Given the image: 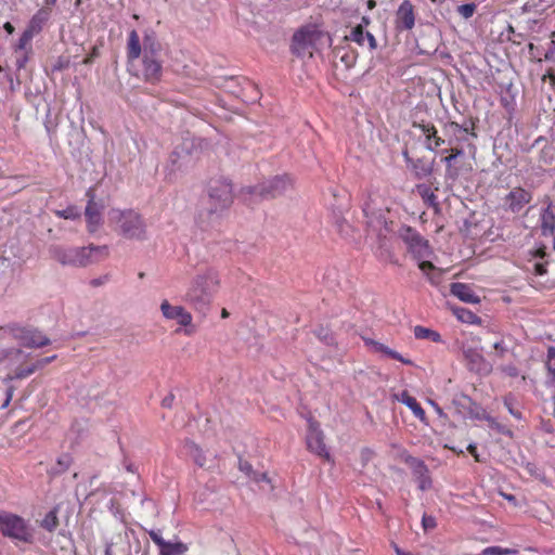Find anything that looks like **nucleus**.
<instances>
[{
  "instance_id": "obj_6",
  "label": "nucleus",
  "mask_w": 555,
  "mask_h": 555,
  "mask_svg": "<svg viewBox=\"0 0 555 555\" xmlns=\"http://www.w3.org/2000/svg\"><path fill=\"white\" fill-rule=\"evenodd\" d=\"M0 526L5 537L23 542H29L33 538L26 521L17 515L0 513Z\"/></svg>"
},
{
  "instance_id": "obj_46",
  "label": "nucleus",
  "mask_w": 555,
  "mask_h": 555,
  "mask_svg": "<svg viewBox=\"0 0 555 555\" xmlns=\"http://www.w3.org/2000/svg\"><path fill=\"white\" fill-rule=\"evenodd\" d=\"M504 405L508 410V412L517 420L521 418V413L514 406V398L511 396L505 397Z\"/></svg>"
},
{
  "instance_id": "obj_1",
  "label": "nucleus",
  "mask_w": 555,
  "mask_h": 555,
  "mask_svg": "<svg viewBox=\"0 0 555 555\" xmlns=\"http://www.w3.org/2000/svg\"><path fill=\"white\" fill-rule=\"evenodd\" d=\"M233 202L231 181L225 178L210 180L208 198L198 212L197 222L203 229L214 227Z\"/></svg>"
},
{
  "instance_id": "obj_34",
  "label": "nucleus",
  "mask_w": 555,
  "mask_h": 555,
  "mask_svg": "<svg viewBox=\"0 0 555 555\" xmlns=\"http://www.w3.org/2000/svg\"><path fill=\"white\" fill-rule=\"evenodd\" d=\"M414 336L417 339H429L435 343L441 341V335L438 332L421 325L414 327Z\"/></svg>"
},
{
  "instance_id": "obj_48",
  "label": "nucleus",
  "mask_w": 555,
  "mask_h": 555,
  "mask_svg": "<svg viewBox=\"0 0 555 555\" xmlns=\"http://www.w3.org/2000/svg\"><path fill=\"white\" fill-rule=\"evenodd\" d=\"M499 370L509 377H517L519 375V370L517 369V366L515 364H512V363L501 365L499 367Z\"/></svg>"
},
{
  "instance_id": "obj_7",
  "label": "nucleus",
  "mask_w": 555,
  "mask_h": 555,
  "mask_svg": "<svg viewBox=\"0 0 555 555\" xmlns=\"http://www.w3.org/2000/svg\"><path fill=\"white\" fill-rule=\"evenodd\" d=\"M292 185V181L288 176H275L257 186H247L244 190L248 194L258 195L261 198H275L286 192Z\"/></svg>"
},
{
  "instance_id": "obj_28",
  "label": "nucleus",
  "mask_w": 555,
  "mask_h": 555,
  "mask_svg": "<svg viewBox=\"0 0 555 555\" xmlns=\"http://www.w3.org/2000/svg\"><path fill=\"white\" fill-rule=\"evenodd\" d=\"M443 138H452L453 145L460 140H466L465 135L468 134V129L460 126L457 122H447L442 129Z\"/></svg>"
},
{
  "instance_id": "obj_45",
  "label": "nucleus",
  "mask_w": 555,
  "mask_h": 555,
  "mask_svg": "<svg viewBox=\"0 0 555 555\" xmlns=\"http://www.w3.org/2000/svg\"><path fill=\"white\" fill-rule=\"evenodd\" d=\"M482 553H483V555H506V554L515 553V551H512L509 548H503L500 546H489V547H486L482 551Z\"/></svg>"
},
{
  "instance_id": "obj_62",
  "label": "nucleus",
  "mask_w": 555,
  "mask_h": 555,
  "mask_svg": "<svg viewBox=\"0 0 555 555\" xmlns=\"http://www.w3.org/2000/svg\"><path fill=\"white\" fill-rule=\"evenodd\" d=\"M395 552L397 553V555H411L410 553H404L403 551H401L397 545H395Z\"/></svg>"
},
{
  "instance_id": "obj_38",
  "label": "nucleus",
  "mask_w": 555,
  "mask_h": 555,
  "mask_svg": "<svg viewBox=\"0 0 555 555\" xmlns=\"http://www.w3.org/2000/svg\"><path fill=\"white\" fill-rule=\"evenodd\" d=\"M186 551V546L183 543H170L160 550V555H181Z\"/></svg>"
},
{
  "instance_id": "obj_19",
  "label": "nucleus",
  "mask_w": 555,
  "mask_h": 555,
  "mask_svg": "<svg viewBox=\"0 0 555 555\" xmlns=\"http://www.w3.org/2000/svg\"><path fill=\"white\" fill-rule=\"evenodd\" d=\"M143 76L146 81L155 82L159 80L162 76V62L158 56H146L143 55Z\"/></svg>"
},
{
  "instance_id": "obj_57",
  "label": "nucleus",
  "mask_w": 555,
  "mask_h": 555,
  "mask_svg": "<svg viewBox=\"0 0 555 555\" xmlns=\"http://www.w3.org/2000/svg\"><path fill=\"white\" fill-rule=\"evenodd\" d=\"M26 370V374H28L29 376L31 374H34L37 370H40L39 367H37V362H34L31 365L25 367Z\"/></svg>"
},
{
  "instance_id": "obj_59",
  "label": "nucleus",
  "mask_w": 555,
  "mask_h": 555,
  "mask_svg": "<svg viewBox=\"0 0 555 555\" xmlns=\"http://www.w3.org/2000/svg\"><path fill=\"white\" fill-rule=\"evenodd\" d=\"M4 29L9 33V34H12L14 31V27L12 26L11 23L7 22L4 24Z\"/></svg>"
},
{
  "instance_id": "obj_39",
  "label": "nucleus",
  "mask_w": 555,
  "mask_h": 555,
  "mask_svg": "<svg viewBox=\"0 0 555 555\" xmlns=\"http://www.w3.org/2000/svg\"><path fill=\"white\" fill-rule=\"evenodd\" d=\"M417 191L424 202L429 206H436L437 205V197L434 194V192L430 191V189L424 184L417 185Z\"/></svg>"
},
{
  "instance_id": "obj_26",
  "label": "nucleus",
  "mask_w": 555,
  "mask_h": 555,
  "mask_svg": "<svg viewBox=\"0 0 555 555\" xmlns=\"http://www.w3.org/2000/svg\"><path fill=\"white\" fill-rule=\"evenodd\" d=\"M395 398L406 405L414 414L416 418L420 421H424L426 417L425 411L421 406V404L416 401V399L408 393V391H402L400 395H395Z\"/></svg>"
},
{
  "instance_id": "obj_15",
  "label": "nucleus",
  "mask_w": 555,
  "mask_h": 555,
  "mask_svg": "<svg viewBox=\"0 0 555 555\" xmlns=\"http://www.w3.org/2000/svg\"><path fill=\"white\" fill-rule=\"evenodd\" d=\"M532 199V194L522 189L514 188L505 198V204L512 212H519Z\"/></svg>"
},
{
  "instance_id": "obj_35",
  "label": "nucleus",
  "mask_w": 555,
  "mask_h": 555,
  "mask_svg": "<svg viewBox=\"0 0 555 555\" xmlns=\"http://www.w3.org/2000/svg\"><path fill=\"white\" fill-rule=\"evenodd\" d=\"M454 313L457 319L467 324H478L480 323V318L466 308H456L454 309Z\"/></svg>"
},
{
  "instance_id": "obj_3",
  "label": "nucleus",
  "mask_w": 555,
  "mask_h": 555,
  "mask_svg": "<svg viewBox=\"0 0 555 555\" xmlns=\"http://www.w3.org/2000/svg\"><path fill=\"white\" fill-rule=\"evenodd\" d=\"M49 255L62 266L83 268L96 262L98 256H106L107 247L93 244L83 247L52 245L49 247Z\"/></svg>"
},
{
  "instance_id": "obj_61",
  "label": "nucleus",
  "mask_w": 555,
  "mask_h": 555,
  "mask_svg": "<svg viewBox=\"0 0 555 555\" xmlns=\"http://www.w3.org/2000/svg\"><path fill=\"white\" fill-rule=\"evenodd\" d=\"M370 23H371L370 17H367V16H363V17H362V20H361V23H360V24H362V25H363V28H364V27H365V26H367Z\"/></svg>"
},
{
  "instance_id": "obj_58",
  "label": "nucleus",
  "mask_w": 555,
  "mask_h": 555,
  "mask_svg": "<svg viewBox=\"0 0 555 555\" xmlns=\"http://www.w3.org/2000/svg\"><path fill=\"white\" fill-rule=\"evenodd\" d=\"M256 476L258 477L259 482H260V481L270 482V479H269V477H268L267 473H258V472H257V475H256Z\"/></svg>"
},
{
  "instance_id": "obj_52",
  "label": "nucleus",
  "mask_w": 555,
  "mask_h": 555,
  "mask_svg": "<svg viewBox=\"0 0 555 555\" xmlns=\"http://www.w3.org/2000/svg\"><path fill=\"white\" fill-rule=\"evenodd\" d=\"M56 356H51V357H46V358H41L39 360H37V367H39L40 370L43 369L46 365H48L49 363H51L53 360H55Z\"/></svg>"
},
{
  "instance_id": "obj_30",
  "label": "nucleus",
  "mask_w": 555,
  "mask_h": 555,
  "mask_svg": "<svg viewBox=\"0 0 555 555\" xmlns=\"http://www.w3.org/2000/svg\"><path fill=\"white\" fill-rule=\"evenodd\" d=\"M420 270L426 275L427 280L433 285H438L441 281V271L438 270L430 261H421L418 263Z\"/></svg>"
},
{
  "instance_id": "obj_24",
  "label": "nucleus",
  "mask_w": 555,
  "mask_h": 555,
  "mask_svg": "<svg viewBox=\"0 0 555 555\" xmlns=\"http://www.w3.org/2000/svg\"><path fill=\"white\" fill-rule=\"evenodd\" d=\"M540 221L542 235H553L555 231V206L552 203L541 214Z\"/></svg>"
},
{
  "instance_id": "obj_50",
  "label": "nucleus",
  "mask_w": 555,
  "mask_h": 555,
  "mask_svg": "<svg viewBox=\"0 0 555 555\" xmlns=\"http://www.w3.org/2000/svg\"><path fill=\"white\" fill-rule=\"evenodd\" d=\"M150 538L152 539V541L158 545L160 547V550H163L166 544L168 543L167 541H165L162 535L158 533V532H155V531H151L150 532Z\"/></svg>"
},
{
  "instance_id": "obj_10",
  "label": "nucleus",
  "mask_w": 555,
  "mask_h": 555,
  "mask_svg": "<svg viewBox=\"0 0 555 555\" xmlns=\"http://www.w3.org/2000/svg\"><path fill=\"white\" fill-rule=\"evenodd\" d=\"M306 441L307 447L311 452L315 453L320 457L330 461L331 455L324 443V435L323 431L320 429V425L318 422L309 420Z\"/></svg>"
},
{
  "instance_id": "obj_8",
  "label": "nucleus",
  "mask_w": 555,
  "mask_h": 555,
  "mask_svg": "<svg viewBox=\"0 0 555 555\" xmlns=\"http://www.w3.org/2000/svg\"><path fill=\"white\" fill-rule=\"evenodd\" d=\"M399 237L406 244L408 249L416 259H423L430 255L428 241L425 240L414 228L401 225L398 230Z\"/></svg>"
},
{
  "instance_id": "obj_37",
  "label": "nucleus",
  "mask_w": 555,
  "mask_h": 555,
  "mask_svg": "<svg viewBox=\"0 0 555 555\" xmlns=\"http://www.w3.org/2000/svg\"><path fill=\"white\" fill-rule=\"evenodd\" d=\"M59 526V519L55 511H50L41 521V527L52 532Z\"/></svg>"
},
{
  "instance_id": "obj_16",
  "label": "nucleus",
  "mask_w": 555,
  "mask_h": 555,
  "mask_svg": "<svg viewBox=\"0 0 555 555\" xmlns=\"http://www.w3.org/2000/svg\"><path fill=\"white\" fill-rule=\"evenodd\" d=\"M443 152H449V155L441 159L446 164L444 178L447 181H455L460 176V171L459 168L454 165V162L457 157L464 155V150L462 147L452 145L449 146V149H444Z\"/></svg>"
},
{
  "instance_id": "obj_11",
  "label": "nucleus",
  "mask_w": 555,
  "mask_h": 555,
  "mask_svg": "<svg viewBox=\"0 0 555 555\" xmlns=\"http://www.w3.org/2000/svg\"><path fill=\"white\" fill-rule=\"evenodd\" d=\"M88 204L86 206L85 215L88 222L89 232H95L102 221L103 204L95 202V193L93 189H89L86 193Z\"/></svg>"
},
{
  "instance_id": "obj_20",
  "label": "nucleus",
  "mask_w": 555,
  "mask_h": 555,
  "mask_svg": "<svg viewBox=\"0 0 555 555\" xmlns=\"http://www.w3.org/2000/svg\"><path fill=\"white\" fill-rule=\"evenodd\" d=\"M160 310L166 319H178L181 325H188L192 320L191 314L186 312L183 307L171 306L167 300L162 302Z\"/></svg>"
},
{
  "instance_id": "obj_60",
  "label": "nucleus",
  "mask_w": 555,
  "mask_h": 555,
  "mask_svg": "<svg viewBox=\"0 0 555 555\" xmlns=\"http://www.w3.org/2000/svg\"><path fill=\"white\" fill-rule=\"evenodd\" d=\"M113 543H107L105 547V555H113L112 551Z\"/></svg>"
},
{
  "instance_id": "obj_22",
  "label": "nucleus",
  "mask_w": 555,
  "mask_h": 555,
  "mask_svg": "<svg viewBox=\"0 0 555 555\" xmlns=\"http://www.w3.org/2000/svg\"><path fill=\"white\" fill-rule=\"evenodd\" d=\"M450 292L453 296L467 304H478L480 301L479 296L465 283H452L450 285Z\"/></svg>"
},
{
  "instance_id": "obj_64",
  "label": "nucleus",
  "mask_w": 555,
  "mask_h": 555,
  "mask_svg": "<svg viewBox=\"0 0 555 555\" xmlns=\"http://www.w3.org/2000/svg\"><path fill=\"white\" fill-rule=\"evenodd\" d=\"M403 156H404V158L406 159V162H408L409 166L412 164V162H414L413 159H411V158L409 157L408 151H404V152H403Z\"/></svg>"
},
{
  "instance_id": "obj_23",
  "label": "nucleus",
  "mask_w": 555,
  "mask_h": 555,
  "mask_svg": "<svg viewBox=\"0 0 555 555\" xmlns=\"http://www.w3.org/2000/svg\"><path fill=\"white\" fill-rule=\"evenodd\" d=\"M365 346L371 348L374 352L383 353L384 356H387L391 359L398 360L404 364L411 365L412 361L410 359L403 358L399 352L390 349L389 347L385 346L384 344L376 341L372 338H365L363 337Z\"/></svg>"
},
{
  "instance_id": "obj_63",
  "label": "nucleus",
  "mask_w": 555,
  "mask_h": 555,
  "mask_svg": "<svg viewBox=\"0 0 555 555\" xmlns=\"http://www.w3.org/2000/svg\"><path fill=\"white\" fill-rule=\"evenodd\" d=\"M431 405L435 408L436 412L439 414V415H442V410L434 402V401H430Z\"/></svg>"
},
{
  "instance_id": "obj_14",
  "label": "nucleus",
  "mask_w": 555,
  "mask_h": 555,
  "mask_svg": "<svg viewBox=\"0 0 555 555\" xmlns=\"http://www.w3.org/2000/svg\"><path fill=\"white\" fill-rule=\"evenodd\" d=\"M396 28L399 30H411L415 25L414 5L410 0H404L396 12Z\"/></svg>"
},
{
  "instance_id": "obj_32",
  "label": "nucleus",
  "mask_w": 555,
  "mask_h": 555,
  "mask_svg": "<svg viewBox=\"0 0 555 555\" xmlns=\"http://www.w3.org/2000/svg\"><path fill=\"white\" fill-rule=\"evenodd\" d=\"M417 179H425L433 173V165L423 158H417L410 165Z\"/></svg>"
},
{
  "instance_id": "obj_21",
  "label": "nucleus",
  "mask_w": 555,
  "mask_h": 555,
  "mask_svg": "<svg viewBox=\"0 0 555 555\" xmlns=\"http://www.w3.org/2000/svg\"><path fill=\"white\" fill-rule=\"evenodd\" d=\"M347 39H350L357 42L359 46L363 47L367 43V47L371 51L377 48V41L375 37L370 33L363 29V25L359 24L354 26L349 36H346Z\"/></svg>"
},
{
  "instance_id": "obj_41",
  "label": "nucleus",
  "mask_w": 555,
  "mask_h": 555,
  "mask_svg": "<svg viewBox=\"0 0 555 555\" xmlns=\"http://www.w3.org/2000/svg\"><path fill=\"white\" fill-rule=\"evenodd\" d=\"M238 468L241 472L245 473L249 478H251L253 480H255L256 482H259V479L258 477L256 476L257 475V472H255L253 469V466L250 463H248L247 461H244L242 459H240L238 461Z\"/></svg>"
},
{
  "instance_id": "obj_56",
  "label": "nucleus",
  "mask_w": 555,
  "mask_h": 555,
  "mask_svg": "<svg viewBox=\"0 0 555 555\" xmlns=\"http://www.w3.org/2000/svg\"><path fill=\"white\" fill-rule=\"evenodd\" d=\"M5 357H13V358H20L23 356V351L21 349H10L4 351Z\"/></svg>"
},
{
  "instance_id": "obj_44",
  "label": "nucleus",
  "mask_w": 555,
  "mask_h": 555,
  "mask_svg": "<svg viewBox=\"0 0 555 555\" xmlns=\"http://www.w3.org/2000/svg\"><path fill=\"white\" fill-rule=\"evenodd\" d=\"M34 36L35 35L33 33H30L28 29H25L18 39L17 49L25 50L26 47L30 43Z\"/></svg>"
},
{
  "instance_id": "obj_29",
  "label": "nucleus",
  "mask_w": 555,
  "mask_h": 555,
  "mask_svg": "<svg viewBox=\"0 0 555 555\" xmlns=\"http://www.w3.org/2000/svg\"><path fill=\"white\" fill-rule=\"evenodd\" d=\"M142 53V46L138 33L133 29L129 33L127 42V57L129 61H134L140 57Z\"/></svg>"
},
{
  "instance_id": "obj_5",
  "label": "nucleus",
  "mask_w": 555,
  "mask_h": 555,
  "mask_svg": "<svg viewBox=\"0 0 555 555\" xmlns=\"http://www.w3.org/2000/svg\"><path fill=\"white\" fill-rule=\"evenodd\" d=\"M363 215L366 219V225L377 232L380 246L378 257L384 260L393 261V255L385 243L387 233L392 232V222H388L385 211L373 206L371 201H366L362 207Z\"/></svg>"
},
{
  "instance_id": "obj_55",
  "label": "nucleus",
  "mask_w": 555,
  "mask_h": 555,
  "mask_svg": "<svg viewBox=\"0 0 555 555\" xmlns=\"http://www.w3.org/2000/svg\"><path fill=\"white\" fill-rule=\"evenodd\" d=\"M467 451L475 457L477 462H481L479 454L477 452V447L474 443H469L467 447Z\"/></svg>"
},
{
  "instance_id": "obj_49",
  "label": "nucleus",
  "mask_w": 555,
  "mask_h": 555,
  "mask_svg": "<svg viewBox=\"0 0 555 555\" xmlns=\"http://www.w3.org/2000/svg\"><path fill=\"white\" fill-rule=\"evenodd\" d=\"M493 348L495 350V354L499 358H503L505 353L508 351V348L503 339L498 340L493 344Z\"/></svg>"
},
{
  "instance_id": "obj_12",
  "label": "nucleus",
  "mask_w": 555,
  "mask_h": 555,
  "mask_svg": "<svg viewBox=\"0 0 555 555\" xmlns=\"http://www.w3.org/2000/svg\"><path fill=\"white\" fill-rule=\"evenodd\" d=\"M413 127L420 128L422 130V132L424 133L425 139H426L425 147L428 151H436L438 147H440L444 144H447L448 146L453 145V139L452 138L444 139L443 135L442 137L439 135L438 130L436 129V127L433 124L414 122Z\"/></svg>"
},
{
  "instance_id": "obj_47",
  "label": "nucleus",
  "mask_w": 555,
  "mask_h": 555,
  "mask_svg": "<svg viewBox=\"0 0 555 555\" xmlns=\"http://www.w3.org/2000/svg\"><path fill=\"white\" fill-rule=\"evenodd\" d=\"M70 465V457L68 455H62L57 460V467L54 468L56 474L65 472Z\"/></svg>"
},
{
  "instance_id": "obj_40",
  "label": "nucleus",
  "mask_w": 555,
  "mask_h": 555,
  "mask_svg": "<svg viewBox=\"0 0 555 555\" xmlns=\"http://www.w3.org/2000/svg\"><path fill=\"white\" fill-rule=\"evenodd\" d=\"M55 215L64 219L75 220L80 217V211L76 206H69L65 209L56 210Z\"/></svg>"
},
{
  "instance_id": "obj_43",
  "label": "nucleus",
  "mask_w": 555,
  "mask_h": 555,
  "mask_svg": "<svg viewBox=\"0 0 555 555\" xmlns=\"http://www.w3.org/2000/svg\"><path fill=\"white\" fill-rule=\"evenodd\" d=\"M547 371L552 377L555 378V348L551 347L547 351V362H546Z\"/></svg>"
},
{
  "instance_id": "obj_53",
  "label": "nucleus",
  "mask_w": 555,
  "mask_h": 555,
  "mask_svg": "<svg viewBox=\"0 0 555 555\" xmlns=\"http://www.w3.org/2000/svg\"><path fill=\"white\" fill-rule=\"evenodd\" d=\"M173 400H175V395H173V393H169V395H167V396L163 399V401H162V406H163V408L170 409V408L172 406Z\"/></svg>"
},
{
  "instance_id": "obj_51",
  "label": "nucleus",
  "mask_w": 555,
  "mask_h": 555,
  "mask_svg": "<svg viewBox=\"0 0 555 555\" xmlns=\"http://www.w3.org/2000/svg\"><path fill=\"white\" fill-rule=\"evenodd\" d=\"M422 524L425 530L433 529L436 527V519L431 516L424 515Z\"/></svg>"
},
{
  "instance_id": "obj_17",
  "label": "nucleus",
  "mask_w": 555,
  "mask_h": 555,
  "mask_svg": "<svg viewBox=\"0 0 555 555\" xmlns=\"http://www.w3.org/2000/svg\"><path fill=\"white\" fill-rule=\"evenodd\" d=\"M191 162L189 147L185 145L177 146L169 155L167 170L173 173L186 167Z\"/></svg>"
},
{
  "instance_id": "obj_9",
  "label": "nucleus",
  "mask_w": 555,
  "mask_h": 555,
  "mask_svg": "<svg viewBox=\"0 0 555 555\" xmlns=\"http://www.w3.org/2000/svg\"><path fill=\"white\" fill-rule=\"evenodd\" d=\"M402 461L410 467L413 476L418 482V488L422 491H426L431 488V478L429 476V469L425 462L418 457H414L411 454L403 452L401 454Z\"/></svg>"
},
{
  "instance_id": "obj_13",
  "label": "nucleus",
  "mask_w": 555,
  "mask_h": 555,
  "mask_svg": "<svg viewBox=\"0 0 555 555\" xmlns=\"http://www.w3.org/2000/svg\"><path fill=\"white\" fill-rule=\"evenodd\" d=\"M15 337L27 348H41L50 344V339L36 328H21Z\"/></svg>"
},
{
  "instance_id": "obj_36",
  "label": "nucleus",
  "mask_w": 555,
  "mask_h": 555,
  "mask_svg": "<svg viewBox=\"0 0 555 555\" xmlns=\"http://www.w3.org/2000/svg\"><path fill=\"white\" fill-rule=\"evenodd\" d=\"M465 357L469 361L470 364L477 366L478 371L482 370L481 365H487V362H486L485 358L482 357V354H480L479 352H477L473 349L466 350Z\"/></svg>"
},
{
  "instance_id": "obj_42",
  "label": "nucleus",
  "mask_w": 555,
  "mask_h": 555,
  "mask_svg": "<svg viewBox=\"0 0 555 555\" xmlns=\"http://www.w3.org/2000/svg\"><path fill=\"white\" fill-rule=\"evenodd\" d=\"M476 11V4L475 3H465L457 8L459 14L464 17L465 20L470 18Z\"/></svg>"
},
{
  "instance_id": "obj_54",
  "label": "nucleus",
  "mask_w": 555,
  "mask_h": 555,
  "mask_svg": "<svg viewBox=\"0 0 555 555\" xmlns=\"http://www.w3.org/2000/svg\"><path fill=\"white\" fill-rule=\"evenodd\" d=\"M534 272L537 275H544L546 274V264L545 263H535L534 264Z\"/></svg>"
},
{
  "instance_id": "obj_27",
  "label": "nucleus",
  "mask_w": 555,
  "mask_h": 555,
  "mask_svg": "<svg viewBox=\"0 0 555 555\" xmlns=\"http://www.w3.org/2000/svg\"><path fill=\"white\" fill-rule=\"evenodd\" d=\"M49 18H50V10L47 8H41L31 17L26 29H28L34 35H37L42 30L44 24L49 21Z\"/></svg>"
},
{
  "instance_id": "obj_4",
  "label": "nucleus",
  "mask_w": 555,
  "mask_h": 555,
  "mask_svg": "<svg viewBox=\"0 0 555 555\" xmlns=\"http://www.w3.org/2000/svg\"><path fill=\"white\" fill-rule=\"evenodd\" d=\"M108 220L124 237L129 240L145 238L146 225L137 211L112 209L108 212Z\"/></svg>"
},
{
  "instance_id": "obj_33",
  "label": "nucleus",
  "mask_w": 555,
  "mask_h": 555,
  "mask_svg": "<svg viewBox=\"0 0 555 555\" xmlns=\"http://www.w3.org/2000/svg\"><path fill=\"white\" fill-rule=\"evenodd\" d=\"M185 449L188 454L193 459L196 465L199 467H205L206 457L202 451V449L193 441H188L185 443Z\"/></svg>"
},
{
  "instance_id": "obj_31",
  "label": "nucleus",
  "mask_w": 555,
  "mask_h": 555,
  "mask_svg": "<svg viewBox=\"0 0 555 555\" xmlns=\"http://www.w3.org/2000/svg\"><path fill=\"white\" fill-rule=\"evenodd\" d=\"M29 375L26 374V370L25 367H17L14 372V374H8L4 378H3V383L5 385H8V389H7V398H5V401L3 403V406H7L12 397H13V392H14V387L9 385L13 379H23V378H26L28 377Z\"/></svg>"
},
{
  "instance_id": "obj_25",
  "label": "nucleus",
  "mask_w": 555,
  "mask_h": 555,
  "mask_svg": "<svg viewBox=\"0 0 555 555\" xmlns=\"http://www.w3.org/2000/svg\"><path fill=\"white\" fill-rule=\"evenodd\" d=\"M162 46L155 33L146 31L143 38L142 54L146 56H159Z\"/></svg>"
},
{
  "instance_id": "obj_18",
  "label": "nucleus",
  "mask_w": 555,
  "mask_h": 555,
  "mask_svg": "<svg viewBox=\"0 0 555 555\" xmlns=\"http://www.w3.org/2000/svg\"><path fill=\"white\" fill-rule=\"evenodd\" d=\"M312 38L310 33L305 30L296 31L292 40V52L297 56H305L307 53L311 55Z\"/></svg>"
},
{
  "instance_id": "obj_2",
  "label": "nucleus",
  "mask_w": 555,
  "mask_h": 555,
  "mask_svg": "<svg viewBox=\"0 0 555 555\" xmlns=\"http://www.w3.org/2000/svg\"><path fill=\"white\" fill-rule=\"evenodd\" d=\"M220 281L216 270L206 269L197 273L185 292L184 301L198 312L205 314L219 289Z\"/></svg>"
}]
</instances>
